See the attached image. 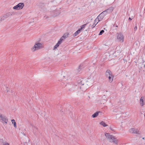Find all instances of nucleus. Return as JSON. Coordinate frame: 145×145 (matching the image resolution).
Here are the masks:
<instances>
[{"mask_svg":"<svg viewBox=\"0 0 145 145\" xmlns=\"http://www.w3.org/2000/svg\"><path fill=\"white\" fill-rule=\"evenodd\" d=\"M105 135L106 138L110 142L114 143V144H117L118 143V140L114 136L110 135L109 133H106Z\"/></svg>","mask_w":145,"mask_h":145,"instance_id":"nucleus-1","label":"nucleus"},{"mask_svg":"<svg viewBox=\"0 0 145 145\" xmlns=\"http://www.w3.org/2000/svg\"><path fill=\"white\" fill-rule=\"evenodd\" d=\"M78 89L83 91H85L87 89V88L84 83L82 82V80H78Z\"/></svg>","mask_w":145,"mask_h":145,"instance_id":"nucleus-2","label":"nucleus"},{"mask_svg":"<svg viewBox=\"0 0 145 145\" xmlns=\"http://www.w3.org/2000/svg\"><path fill=\"white\" fill-rule=\"evenodd\" d=\"M42 48V45L40 43H36L35 46L31 48V50L34 52L35 50H38Z\"/></svg>","mask_w":145,"mask_h":145,"instance_id":"nucleus-3","label":"nucleus"},{"mask_svg":"<svg viewBox=\"0 0 145 145\" xmlns=\"http://www.w3.org/2000/svg\"><path fill=\"white\" fill-rule=\"evenodd\" d=\"M117 39L121 42H123L124 41V37L123 35L121 33H117Z\"/></svg>","mask_w":145,"mask_h":145,"instance_id":"nucleus-4","label":"nucleus"},{"mask_svg":"<svg viewBox=\"0 0 145 145\" xmlns=\"http://www.w3.org/2000/svg\"><path fill=\"white\" fill-rule=\"evenodd\" d=\"M24 6V4L23 3H20L16 5L13 7L14 9L17 10L22 9Z\"/></svg>","mask_w":145,"mask_h":145,"instance_id":"nucleus-5","label":"nucleus"},{"mask_svg":"<svg viewBox=\"0 0 145 145\" xmlns=\"http://www.w3.org/2000/svg\"><path fill=\"white\" fill-rule=\"evenodd\" d=\"M129 132L132 134H139L138 130L134 128H131L129 130Z\"/></svg>","mask_w":145,"mask_h":145,"instance_id":"nucleus-6","label":"nucleus"},{"mask_svg":"<svg viewBox=\"0 0 145 145\" xmlns=\"http://www.w3.org/2000/svg\"><path fill=\"white\" fill-rule=\"evenodd\" d=\"M1 121L3 123H5V124H7L8 121V120L7 118L5 116H3L0 118Z\"/></svg>","mask_w":145,"mask_h":145,"instance_id":"nucleus-7","label":"nucleus"},{"mask_svg":"<svg viewBox=\"0 0 145 145\" xmlns=\"http://www.w3.org/2000/svg\"><path fill=\"white\" fill-rule=\"evenodd\" d=\"M118 28V25L115 24H114L111 27L110 34L111 31L113 32H116L117 31Z\"/></svg>","mask_w":145,"mask_h":145,"instance_id":"nucleus-8","label":"nucleus"},{"mask_svg":"<svg viewBox=\"0 0 145 145\" xmlns=\"http://www.w3.org/2000/svg\"><path fill=\"white\" fill-rule=\"evenodd\" d=\"M69 35V33H67L64 34L63 36H62V37L59 40L62 42L65 39L68 37Z\"/></svg>","mask_w":145,"mask_h":145,"instance_id":"nucleus-9","label":"nucleus"},{"mask_svg":"<svg viewBox=\"0 0 145 145\" xmlns=\"http://www.w3.org/2000/svg\"><path fill=\"white\" fill-rule=\"evenodd\" d=\"M112 74V72L109 70H107L105 73V75L106 77L111 76Z\"/></svg>","mask_w":145,"mask_h":145,"instance_id":"nucleus-10","label":"nucleus"},{"mask_svg":"<svg viewBox=\"0 0 145 145\" xmlns=\"http://www.w3.org/2000/svg\"><path fill=\"white\" fill-rule=\"evenodd\" d=\"M114 9V8L113 7H110L109 8L106 10V11L107 14L110 13L112 12Z\"/></svg>","mask_w":145,"mask_h":145,"instance_id":"nucleus-11","label":"nucleus"},{"mask_svg":"<svg viewBox=\"0 0 145 145\" xmlns=\"http://www.w3.org/2000/svg\"><path fill=\"white\" fill-rule=\"evenodd\" d=\"M62 42H61L59 40L57 43L56 44V45L54 46V48H53V50H55L61 44Z\"/></svg>","mask_w":145,"mask_h":145,"instance_id":"nucleus-12","label":"nucleus"},{"mask_svg":"<svg viewBox=\"0 0 145 145\" xmlns=\"http://www.w3.org/2000/svg\"><path fill=\"white\" fill-rule=\"evenodd\" d=\"M144 98L142 97L141 98L140 101V104L142 106H143L145 104L144 102Z\"/></svg>","mask_w":145,"mask_h":145,"instance_id":"nucleus-13","label":"nucleus"},{"mask_svg":"<svg viewBox=\"0 0 145 145\" xmlns=\"http://www.w3.org/2000/svg\"><path fill=\"white\" fill-rule=\"evenodd\" d=\"M104 16L103 15H102L101 14H100L97 17V19H98L99 20V21H101L104 18Z\"/></svg>","mask_w":145,"mask_h":145,"instance_id":"nucleus-14","label":"nucleus"},{"mask_svg":"<svg viewBox=\"0 0 145 145\" xmlns=\"http://www.w3.org/2000/svg\"><path fill=\"white\" fill-rule=\"evenodd\" d=\"M107 77L108 78V82L111 83L113 81V78L114 77L113 76L112 74L111 75V76H108Z\"/></svg>","mask_w":145,"mask_h":145,"instance_id":"nucleus-15","label":"nucleus"},{"mask_svg":"<svg viewBox=\"0 0 145 145\" xmlns=\"http://www.w3.org/2000/svg\"><path fill=\"white\" fill-rule=\"evenodd\" d=\"M81 29H79L76 31L73 35L74 37H75L79 34L80 32Z\"/></svg>","mask_w":145,"mask_h":145,"instance_id":"nucleus-16","label":"nucleus"},{"mask_svg":"<svg viewBox=\"0 0 145 145\" xmlns=\"http://www.w3.org/2000/svg\"><path fill=\"white\" fill-rule=\"evenodd\" d=\"M99 112H96L92 115V117L94 118L97 117L99 115Z\"/></svg>","mask_w":145,"mask_h":145,"instance_id":"nucleus-17","label":"nucleus"},{"mask_svg":"<svg viewBox=\"0 0 145 145\" xmlns=\"http://www.w3.org/2000/svg\"><path fill=\"white\" fill-rule=\"evenodd\" d=\"M12 124H14V126L15 127H16V122H15V120L14 119L12 120Z\"/></svg>","mask_w":145,"mask_h":145,"instance_id":"nucleus-18","label":"nucleus"},{"mask_svg":"<svg viewBox=\"0 0 145 145\" xmlns=\"http://www.w3.org/2000/svg\"><path fill=\"white\" fill-rule=\"evenodd\" d=\"M100 124L104 127H106L107 126L105 122L103 121H101L100 123Z\"/></svg>","mask_w":145,"mask_h":145,"instance_id":"nucleus-19","label":"nucleus"},{"mask_svg":"<svg viewBox=\"0 0 145 145\" xmlns=\"http://www.w3.org/2000/svg\"><path fill=\"white\" fill-rule=\"evenodd\" d=\"M102 15H103L104 17L107 14H108L106 10L103 11L101 13Z\"/></svg>","mask_w":145,"mask_h":145,"instance_id":"nucleus-20","label":"nucleus"},{"mask_svg":"<svg viewBox=\"0 0 145 145\" xmlns=\"http://www.w3.org/2000/svg\"><path fill=\"white\" fill-rule=\"evenodd\" d=\"M99 21H99V20L97 18L94 21V23L97 24Z\"/></svg>","mask_w":145,"mask_h":145,"instance_id":"nucleus-21","label":"nucleus"},{"mask_svg":"<svg viewBox=\"0 0 145 145\" xmlns=\"http://www.w3.org/2000/svg\"><path fill=\"white\" fill-rule=\"evenodd\" d=\"M5 14L7 18L11 16V14H10V12H7Z\"/></svg>","mask_w":145,"mask_h":145,"instance_id":"nucleus-22","label":"nucleus"},{"mask_svg":"<svg viewBox=\"0 0 145 145\" xmlns=\"http://www.w3.org/2000/svg\"><path fill=\"white\" fill-rule=\"evenodd\" d=\"M87 25V24H86L84 25H82L81 27V28L80 29H81V30L82 29H83L86 26V25Z\"/></svg>","mask_w":145,"mask_h":145,"instance_id":"nucleus-23","label":"nucleus"},{"mask_svg":"<svg viewBox=\"0 0 145 145\" xmlns=\"http://www.w3.org/2000/svg\"><path fill=\"white\" fill-rule=\"evenodd\" d=\"M137 29V24H135V27L134 28V31H136Z\"/></svg>","mask_w":145,"mask_h":145,"instance_id":"nucleus-24","label":"nucleus"},{"mask_svg":"<svg viewBox=\"0 0 145 145\" xmlns=\"http://www.w3.org/2000/svg\"><path fill=\"white\" fill-rule=\"evenodd\" d=\"M1 16L2 17H3V18L4 20H5L7 18L5 14H4L3 16Z\"/></svg>","mask_w":145,"mask_h":145,"instance_id":"nucleus-25","label":"nucleus"},{"mask_svg":"<svg viewBox=\"0 0 145 145\" xmlns=\"http://www.w3.org/2000/svg\"><path fill=\"white\" fill-rule=\"evenodd\" d=\"M104 31L103 30H101L99 34V35H102L104 33Z\"/></svg>","mask_w":145,"mask_h":145,"instance_id":"nucleus-26","label":"nucleus"},{"mask_svg":"<svg viewBox=\"0 0 145 145\" xmlns=\"http://www.w3.org/2000/svg\"><path fill=\"white\" fill-rule=\"evenodd\" d=\"M4 20V19L3 18V17L1 16L0 17V23H1Z\"/></svg>","mask_w":145,"mask_h":145,"instance_id":"nucleus-27","label":"nucleus"},{"mask_svg":"<svg viewBox=\"0 0 145 145\" xmlns=\"http://www.w3.org/2000/svg\"><path fill=\"white\" fill-rule=\"evenodd\" d=\"M97 24H95V23H94L91 26V27L92 28H93Z\"/></svg>","mask_w":145,"mask_h":145,"instance_id":"nucleus-28","label":"nucleus"},{"mask_svg":"<svg viewBox=\"0 0 145 145\" xmlns=\"http://www.w3.org/2000/svg\"><path fill=\"white\" fill-rule=\"evenodd\" d=\"M15 14H16V13H14V12H10V14H11V16L12 15H15Z\"/></svg>","mask_w":145,"mask_h":145,"instance_id":"nucleus-29","label":"nucleus"},{"mask_svg":"<svg viewBox=\"0 0 145 145\" xmlns=\"http://www.w3.org/2000/svg\"><path fill=\"white\" fill-rule=\"evenodd\" d=\"M3 145H9V144L7 142H5L4 143Z\"/></svg>","mask_w":145,"mask_h":145,"instance_id":"nucleus-30","label":"nucleus"},{"mask_svg":"<svg viewBox=\"0 0 145 145\" xmlns=\"http://www.w3.org/2000/svg\"><path fill=\"white\" fill-rule=\"evenodd\" d=\"M49 17H48L47 16H45L44 17V18L45 19H46L47 18H48Z\"/></svg>","mask_w":145,"mask_h":145,"instance_id":"nucleus-31","label":"nucleus"},{"mask_svg":"<svg viewBox=\"0 0 145 145\" xmlns=\"http://www.w3.org/2000/svg\"><path fill=\"white\" fill-rule=\"evenodd\" d=\"M3 116V115L0 114V118Z\"/></svg>","mask_w":145,"mask_h":145,"instance_id":"nucleus-32","label":"nucleus"},{"mask_svg":"<svg viewBox=\"0 0 145 145\" xmlns=\"http://www.w3.org/2000/svg\"><path fill=\"white\" fill-rule=\"evenodd\" d=\"M128 19L130 21H131L132 20V19H131L130 17H129V18Z\"/></svg>","mask_w":145,"mask_h":145,"instance_id":"nucleus-33","label":"nucleus"},{"mask_svg":"<svg viewBox=\"0 0 145 145\" xmlns=\"http://www.w3.org/2000/svg\"><path fill=\"white\" fill-rule=\"evenodd\" d=\"M113 111H114V112H116V110H113Z\"/></svg>","mask_w":145,"mask_h":145,"instance_id":"nucleus-34","label":"nucleus"},{"mask_svg":"<svg viewBox=\"0 0 145 145\" xmlns=\"http://www.w3.org/2000/svg\"><path fill=\"white\" fill-rule=\"evenodd\" d=\"M59 14V12H58V14Z\"/></svg>","mask_w":145,"mask_h":145,"instance_id":"nucleus-35","label":"nucleus"},{"mask_svg":"<svg viewBox=\"0 0 145 145\" xmlns=\"http://www.w3.org/2000/svg\"><path fill=\"white\" fill-rule=\"evenodd\" d=\"M57 16V15H55V16Z\"/></svg>","mask_w":145,"mask_h":145,"instance_id":"nucleus-36","label":"nucleus"}]
</instances>
